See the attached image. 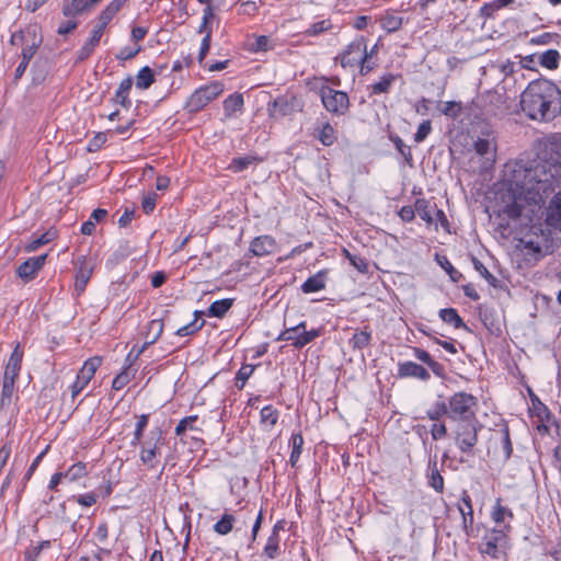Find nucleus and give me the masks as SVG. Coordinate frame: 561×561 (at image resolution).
Instances as JSON below:
<instances>
[{
  "mask_svg": "<svg viewBox=\"0 0 561 561\" xmlns=\"http://www.w3.org/2000/svg\"><path fill=\"white\" fill-rule=\"evenodd\" d=\"M197 415H190L186 417H183L175 427V435L182 436L186 433L187 430L192 432L201 433L202 430L197 426H195V422L197 421Z\"/></svg>",
  "mask_w": 561,
  "mask_h": 561,
  "instance_id": "58836bf2",
  "label": "nucleus"
},
{
  "mask_svg": "<svg viewBox=\"0 0 561 561\" xmlns=\"http://www.w3.org/2000/svg\"><path fill=\"white\" fill-rule=\"evenodd\" d=\"M14 383H15V380H11V378H3L1 399H0L1 408L8 407L11 404L13 392H14Z\"/></svg>",
  "mask_w": 561,
  "mask_h": 561,
  "instance_id": "a18cd8bd",
  "label": "nucleus"
},
{
  "mask_svg": "<svg viewBox=\"0 0 561 561\" xmlns=\"http://www.w3.org/2000/svg\"><path fill=\"white\" fill-rule=\"evenodd\" d=\"M462 103L456 101H447L439 108L440 113L449 118L456 119L462 114Z\"/></svg>",
  "mask_w": 561,
  "mask_h": 561,
  "instance_id": "37998d69",
  "label": "nucleus"
},
{
  "mask_svg": "<svg viewBox=\"0 0 561 561\" xmlns=\"http://www.w3.org/2000/svg\"><path fill=\"white\" fill-rule=\"evenodd\" d=\"M232 305H233V299H230V298L216 300L209 306L207 316L222 318L228 312V310L232 307Z\"/></svg>",
  "mask_w": 561,
  "mask_h": 561,
  "instance_id": "473e14b6",
  "label": "nucleus"
},
{
  "mask_svg": "<svg viewBox=\"0 0 561 561\" xmlns=\"http://www.w3.org/2000/svg\"><path fill=\"white\" fill-rule=\"evenodd\" d=\"M154 82V73L148 66L142 67L136 76V87L140 90L148 89Z\"/></svg>",
  "mask_w": 561,
  "mask_h": 561,
  "instance_id": "c9c22d12",
  "label": "nucleus"
},
{
  "mask_svg": "<svg viewBox=\"0 0 561 561\" xmlns=\"http://www.w3.org/2000/svg\"><path fill=\"white\" fill-rule=\"evenodd\" d=\"M202 314H203L202 311H195L194 312L195 319L191 323H188V324L176 330V335H179V336H187V335H192L195 332L199 331L204 327V324H205V321H202L201 323L197 322L198 318Z\"/></svg>",
  "mask_w": 561,
  "mask_h": 561,
  "instance_id": "49530a36",
  "label": "nucleus"
},
{
  "mask_svg": "<svg viewBox=\"0 0 561 561\" xmlns=\"http://www.w3.org/2000/svg\"><path fill=\"white\" fill-rule=\"evenodd\" d=\"M140 50H141L140 46H137V47H124L116 55V58L118 60H129V59H133L136 55H138Z\"/></svg>",
  "mask_w": 561,
  "mask_h": 561,
  "instance_id": "0e129e2a",
  "label": "nucleus"
},
{
  "mask_svg": "<svg viewBox=\"0 0 561 561\" xmlns=\"http://www.w3.org/2000/svg\"><path fill=\"white\" fill-rule=\"evenodd\" d=\"M56 237H57V231L49 229L46 232L42 233L39 237L27 242L24 247V250L26 252H34L39 247L45 245V244L49 243L50 241H53Z\"/></svg>",
  "mask_w": 561,
  "mask_h": 561,
  "instance_id": "2f4dec72",
  "label": "nucleus"
},
{
  "mask_svg": "<svg viewBox=\"0 0 561 561\" xmlns=\"http://www.w3.org/2000/svg\"><path fill=\"white\" fill-rule=\"evenodd\" d=\"M163 327L164 325H163L162 319H153L149 322L147 332L145 334L146 342H145L144 346L136 354V357H138L139 354L142 353L144 350L148 345H151L159 340V337L161 336V334L163 332Z\"/></svg>",
  "mask_w": 561,
  "mask_h": 561,
  "instance_id": "6ab92c4d",
  "label": "nucleus"
},
{
  "mask_svg": "<svg viewBox=\"0 0 561 561\" xmlns=\"http://www.w3.org/2000/svg\"><path fill=\"white\" fill-rule=\"evenodd\" d=\"M296 98H277L268 105V113L272 117H284L290 115L295 111Z\"/></svg>",
  "mask_w": 561,
  "mask_h": 561,
  "instance_id": "2eb2a0df",
  "label": "nucleus"
},
{
  "mask_svg": "<svg viewBox=\"0 0 561 561\" xmlns=\"http://www.w3.org/2000/svg\"><path fill=\"white\" fill-rule=\"evenodd\" d=\"M224 92V84L219 81L203 85L194 91L185 104L190 113H196L203 110L209 102L215 100Z\"/></svg>",
  "mask_w": 561,
  "mask_h": 561,
  "instance_id": "39448f33",
  "label": "nucleus"
},
{
  "mask_svg": "<svg viewBox=\"0 0 561 561\" xmlns=\"http://www.w3.org/2000/svg\"><path fill=\"white\" fill-rule=\"evenodd\" d=\"M447 403L448 419L456 423L472 422L478 420L474 408L478 400L474 396L465 391L453 394Z\"/></svg>",
  "mask_w": 561,
  "mask_h": 561,
  "instance_id": "7ed1b4c3",
  "label": "nucleus"
},
{
  "mask_svg": "<svg viewBox=\"0 0 561 561\" xmlns=\"http://www.w3.org/2000/svg\"><path fill=\"white\" fill-rule=\"evenodd\" d=\"M367 50V45L364 37L356 38L353 41L343 54L340 56L341 66L343 68L346 67H355L363 60L365 57L363 55Z\"/></svg>",
  "mask_w": 561,
  "mask_h": 561,
  "instance_id": "9d476101",
  "label": "nucleus"
},
{
  "mask_svg": "<svg viewBox=\"0 0 561 561\" xmlns=\"http://www.w3.org/2000/svg\"><path fill=\"white\" fill-rule=\"evenodd\" d=\"M390 140L396 146V149L400 152V154L404 158L408 164L412 163L413 157L411 152L410 146H407L403 140L399 136H390Z\"/></svg>",
  "mask_w": 561,
  "mask_h": 561,
  "instance_id": "603ef678",
  "label": "nucleus"
},
{
  "mask_svg": "<svg viewBox=\"0 0 561 561\" xmlns=\"http://www.w3.org/2000/svg\"><path fill=\"white\" fill-rule=\"evenodd\" d=\"M148 421H149V415L148 414H141V415L138 416V420H137V423H136V427H135V431H134V436H133V439H131V445L133 446H136V445L140 444V442L142 439V436H144V431H145V428L148 425Z\"/></svg>",
  "mask_w": 561,
  "mask_h": 561,
  "instance_id": "09e8293b",
  "label": "nucleus"
},
{
  "mask_svg": "<svg viewBox=\"0 0 561 561\" xmlns=\"http://www.w3.org/2000/svg\"><path fill=\"white\" fill-rule=\"evenodd\" d=\"M261 422L273 427L276 425L279 412L273 405H266L261 410Z\"/></svg>",
  "mask_w": 561,
  "mask_h": 561,
  "instance_id": "de8ad7c7",
  "label": "nucleus"
},
{
  "mask_svg": "<svg viewBox=\"0 0 561 561\" xmlns=\"http://www.w3.org/2000/svg\"><path fill=\"white\" fill-rule=\"evenodd\" d=\"M211 41V32L208 31L202 39L201 49L198 53V62L202 64L209 51Z\"/></svg>",
  "mask_w": 561,
  "mask_h": 561,
  "instance_id": "69168bd1",
  "label": "nucleus"
},
{
  "mask_svg": "<svg viewBox=\"0 0 561 561\" xmlns=\"http://www.w3.org/2000/svg\"><path fill=\"white\" fill-rule=\"evenodd\" d=\"M491 517L495 524L504 523L505 518L513 519L514 515L512 511L501 504V499L496 500V504L493 507Z\"/></svg>",
  "mask_w": 561,
  "mask_h": 561,
  "instance_id": "c03bdc74",
  "label": "nucleus"
},
{
  "mask_svg": "<svg viewBox=\"0 0 561 561\" xmlns=\"http://www.w3.org/2000/svg\"><path fill=\"white\" fill-rule=\"evenodd\" d=\"M327 271H319L310 276L302 285L301 290L305 294L316 293L325 287Z\"/></svg>",
  "mask_w": 561,
  "mask_h": 561,
  "instance_id": "412c9836",
  "label": "nucleus"
},
{
  "mask_svg": "<svg viewBox=\"0 0 561 561\" xmlns=\"http://www.w3.org/2000/svg\"><path fill=\"white\" fill-rule=\"evenodd\" d=\"M473 148L479 156H486L491 152L492 142L485 138H478L473 144Z\"/></svg>",
  "mask_w": 561,
  "mask_h": 561,
  "instance_id": "680f3d73",
  "label": "nucleus"
},
{
  "mask_svg": "<svg viewBox=\"0 0 561 561\" xmlns=\"http://www.w3.org/2000/svg\"><path fill=\"white\" fill-rule=\"evenodd\" d=\"M331 23L329 20H322L319 22H316L310 25V27L306 31L307 35L317 36L321 34L324 31H328L331 28Z\"/></svg>",
  "mask_w": 561,
  "mask_h": 561,
  "instance_id": "052dcab7",
  "label": "nucleus"
},
{
  "mask_svg": "<svg viewBox=\"0 0 561 561\" xmlns=\"http://www.w3.org/2000/svg\"><path fill=\"white\" fill-rule=\"evenodd\" d=\"M474 104L485 117H501L511 108L506 94L497 90H490L479 95Z\"/></svg>",
  "mask_w": 561,
  "mask_h": 561,
  "instance_id": "20e7f679",
  "label": "nucleus"
},
{
  "mask_svg": "<svg viewBox=\"0 0 561 561\" xmlns=\"http://www.w3.org/2000/svg\"><path fill=\"white\" fill-rule=\"evenodd\" d=\"M22 359L23 351L21 350L20 343H18L5 365L3 378H11V380H16L21 370Z\"/></svg>",
  "mask_w": 561,
  "mask_h": 561,
  "instance_id": "dca6fc26",
  "label": "nucleus"
},
{
  "mask_svg": "<svg viewBox=\"0 0 561 561\" xmlns=\"http://www.w3.org/2000/svg\"><path fill=\"white\" fill-rule=\"evenodd\" d=\"M320 98L324 108L335 115H344L350 107V99L347 93L334 90L328 85L320 88Z\"/></svg>",
  "mask_w": 561,
  "mask_h": 561,
  "instance_id": "0eeeda50",
  "label": "nucleus"
},
{
  "mask_svg": "<svg viewBox=\"0 0 561 561\" xmlns=\"http://www.w3.org/2000/svg\"><path fill=\"white\" fill-rule=\"evenodd\" d=\"M510 529V525H505L503 528L500 529H492L490 533L485 535L484 540L500 546L505 541L506 531H508Z\"/></svg>",
  "mask_w": 561,
  "mask_h": 561,
  "instance_id": "8fccbe9b",
  "label": "nucleus"
},
{
  "mask_svg": "<svg viewBox=\"0 0 561 561\" xmlns=\"http://www.w3.org/2000/svg\"><path fill=\"white\" fill-rule=\"evenodd\" d=\"M426 415L431 421H439L444 415L448 417L447 403L445 401L436 402L427 410Z\"/></svg>",
  "mask_w": 561,
  "mask_h": 561,
  "instance_id": "3c124183",
  "label": "nucleus"
},
{
  "mask_svg": "<svg viewBox=\"0 0 561 561\" xmlns=\"http://www.w3.org/2000/svg\"><path fill=\"white\" fill-rule=\"evenodd\" d=\"M243 96L241 93H233L224 101V111L227 117L240 112L243 107Z\"/></svg>",
  "mask_w": 561,
  "mask_h": 561,
  "instance_id": "c756f323",
  "label": "nucleus"
},
{
  "mask_svg": "<svg viewBox=\"0 0 561 561\" xmlns=\"http://www.w3.org/2000/svg\"><path fill=\"white\" fill-rule=\"evenodd\" d=\"M87 474V466L84 462H77L72 465L66 472L65 478H68L70 481H75L79 478H82Z\"/></svg>",
  "mask_w": 561,
  "mask_h": 561,
  "instance_id": "864d4df0",
  "label": "nucleus"
},
{
  "mask_svg": "<svg viewBox=\"0 0 561 561\" xmlns=\"http://www.w3.org/2000/svg\"><path fill=\"white\" fill-rule=\"evenodd\" d=\"M93 263L88 265L85 256L80 259V266L76 277V290L80 294L84 290L93 272Z\"/></svg>",
  "mask_w": 561,
  "mask_h": 561,
  "instance_id": "aec40b11",
  "label": "nucleus"
},
{
  "mask_svg": "<svg viewBox=\"0 0 561 561\" xmlns=\"http://www.w3.org/2000/svg\"><path fill=\"white\" fill-rule=\"evenodd\" d=\"M558 37V34L556 33H542L538 36H535V37H531L530 38V44H534V45H547V44H550L553 38Z\"/></svg>",
  "mask_w": 561,
  "mask_h": 561,
  "instance_id": "338daca9",
  "label": "nucleus"
},
{
  "mask_svg": "<svg viewBox=\"0 0 561 561\" xmlns=\"http://www.w3.org/2000/svg\"><path fill=\"white\" fill-rule=\"evenodd\" d=\"M431 435L434 440L444 438L447 435V428L444 423H434L431 428Z\"/></svg>",
  "mask_w": 561,
  "mask_h": 561,
  "instance_id": "774afa93",
  "label": "nucleus"
},
{
  "mask_svg": "<svg viewBox=\"0 0 561 561\" xmlns=\"http://www.w3.org/2000/svg\"><path fill=\"white\" fill-rule=\"evenodd\" d=\"M276 248V241L270 236H260L252 240L250 244V251L255 256H264L274 252Z\"/></svg>",
  "mask_w": 561,
  "mask_h": 561,
  "instance_id": "f3484780",
  "label": "nucleus"
},
{
  "mask_svg": "<svg viewBox=\"0 0 561 561\" xmlns=\"http://www.w3.org/2000/svg\"><path fill=\"white\" fill-rule=\"evenodd\" d=\"M103 32L100 28H93L90 39L78 50L77 60H85L98 46Z\"/></svg>",
  "mask_w": 561,
  "mask_h": 561,
  "instance_id": "5701e85b",
  "label": "nucleus"
},
{
  "mask_svg": "<svg viewBox=\"0 0 561 561\" xmlns=\"http://www.w3.org/2000/svg\"><path fill=\"white\" fill-rule=\"evenodd\" d=\"M380 22L383 30H386L388 33H392L397 32L401 27L403 19L393 13H386L380 19Z\"/></svg>",
  "mask_w": 561,
  "mask_h": 561,
  "instance_id": "a19ab883",
  "label": "nucleus"
},
{
  "mask_svg": "<svg viewBox=\"0 0 561 561\" xmlns=\"http://www.w3.org/2000/svg\"><path fill=\"white\" fill-rule=\"evenodd\" d=\"M398 375L400 377H414L421 380H428L430 373L420 364L414 362L400 363L398 367Z\"/></svg>",
  "mask_w": 561,
  "mask_h": 561,
  "instance_id": "a211bd4d",
  "label": "nucleus"
},
{
  "mask_svg": "<svg viewBox=\"0 0 561 561\" xmlns=\"http://www.w3.org/2000/svg\"><path fill=\"white\" fill-rule=\"evenodd\" d=\"M501 435H502V444H503V450H504V459L507 460L511 458L513 453V445L510 437V430L507 425H504L501 428Z\"/></svg>",
  "mask_w": 561,
  "mask_h": 561,
  "instance_id": "4d7b16f0",
  "label": "nucleus"
},
{
  "mask_svg": "<svg viewBox=\"0 0 561 561\" xmlns=\"http://www.w3.org/2000/svg\"><path fill=\"white\" fill-rule=\"evenodd\" d=\"M346 257L350 263L360 273H366L368 271V264L365 259L351 254L347 250H344Z\"/></svg>",
  "mask_w": 561,
  "mask_h": 561,
  "instance_id": "13d9d810",
  "label": "nucleus"
},
{
  "mask_svg": "<svg viewBox=\"0 0 561 561\" xmlns=\"http://www.w3.org/2000/svg\"><path fill=\"white\" fill-rule=\"evenodd\" d=\"M47 259V254L33 256L24 261L16 268V274L24 282H30L35 278L36 274L43 268Z\"/></svg>",
  "mask_w": 561,
  "mask_h": 561,
  "instance_id": "ddd939ff",
  "label": "nucleus"
},
{
  "mask_svg": "<svg viewBox=\"0 0 561 561\" xmlns=\"http://www.w3.org/2000/svg\"><path fill=\"white\" fill-rule=\"evenodd\" d=\"M519 104L529 119L549 123L561 114V91L551 80H533L520 94Z\"/></svg>",
  "mask_w": 561,
  "mask_h": 561,
  "instance_id": "f03ea898",
  "label": "nucleus"
},
{
  "mask_svg": "<svg viewBox=\"0 0 561 561\" xmlns=\"http://www.w3.org/2000/svg\"><path fill=\"white\" fill-rule=\"evenodd\" d=\"M397 76L393 73H386L381 77L380 81L371 84L369 87L371 94H382L388 93L390 91L391 85L396 81Z\"/></svg>",
  "mask_w": 561,
  "mask_h": 561,
  "instance_id": "72a5a7b5",
  "label": "nucleus"
},
{
  "mask_svg": "<svg viewBox=\"0 0 561 561\" xmlns=\"http://www.w3.org/2000/svg\"><path fill=\"white\" fill-rule=\"evenodd\" d=\"M318 139L325 147L332 146L336 140L334 127L328 122L323 124L322 128L319 130Z\"/></svg>",
  "mask_w": 561,
  "mask_h": 561,
  "instance_id": "79ce46f5",
  "label": "nucleus"
},
{
  "mask_svg": "<svg viewBox=\"0 0 561 561\" xmlns=\"http://www.w3.org/2000/svg\"><path fill=\"white\" fill-rule=\"evenodd\" d=\"M461 503L458 505L459 513L462 517V528L467 536L473 530V507L472 501L468 491L463 490L461 493Z\"/></svg>",
  "mask_w": 561,
  "mask_h": 561,
  "instance_id": "4468645a",
  "label": "nucleus"
},
{
  "mask_svg": "<svg viewBox=\"0 0 561 561\" xmlns=\"http://www.w3.org/2000/svg\"><path fill=\"white\" fill-rule=\"evenodd\" d=\"M474 270L488 282V284L494 288L500 287L499 279L489 272V270L483 265V263L478 260L476 256L471 259Z\"/></svg>",
  "mask_w": 561,
  "mask_h": 561,
  "instance_id": "4c0bfd02",
  "label": "nucleus"
},
{
  "mask_svg": "<svg viewBox=\"0 0 561 561\" xmlns=\"http://www.w3.org/2000/svg\"><path fill=\"white\" fill-rule=\"evenodd\" d=\"M428 469L431 470V473L428 476V485L432 486L436 492L443 493L444 492V478L437 468L436 459L430 460Z\"/></svg>",
  "mask_w": 561,
  "mask_h": 561,
  "instance_id": "c85d7f7f",
  "label": "nucleus"
},
{
  "mask_svg": "<svg viewBox=\"0 0 561 561\" xmlns=\"http://www.w3.org/2000/svg\"><path fill=\"white\" fill-rule=\"evenodd\" d=\"M88 10L89 7L87 0H65L62 5V13L65 16H76Z\"/></svg>",
  "mask_w": 561,
  "mask_h": 561,
  "instance_id": "7c9ffc66",
  "label": "nucleus"
},
{
  "mask_svg": "<svg viewBox=\"0 0 561 561\" xmlns=\"http://www.w3.org/2000/svg\"><path fill=\"white\" fill-rule=\"evenodd\" d=\"M415 213L422 220L431 225L434 221L433 211H436V205H431L425 198H417L414 203Z\"/></svg>",
  "mask_w": 561,
  "mask_h": 561,
  "instance_id": "b1692460",
  "label": "nucleus"
},
{
  "mask_svg": "<svg viewBox=\"0 0 561 561\" xmlns=\"http://www.w3.org/2000/svg\"><path fill=\"white\" fill-rule=\"evenodd\" d=\"M261 161L262 159L256 156L249 154L243 157H236L231 160L228 169L234 173H238L247 170L250 165L256 164Z\"/></svg>",
  "mask_w": 561,
  "mask_h": 561,
  "instance_id": "bb28decb",
  "label": "nucleus"
},
{
  "mask_svg": "<svg viewBox=\"0 0 561 561\" xmlns=\"http://www.w3.org/2000/svg\"><path fill=\"white\" fill-rule=\"evenodd\" d=\"M480 427L478 420L457 423L455 442L461 453L467 456H473V448L478 443V431Z\"/></svg>",
  "mask_w": 561,
  "mask_h": 561,
  "instance_id": "423d86ee",
  "label": "nucleus"
},
{
  "mask_svg": "<svg viewBox=\"0 0 561 561\" xmlns=\"http://www.w3.org/2000/svg\"><path fill=\"white\" fill-rule=\"evenodd\" d=\"M371 342V330L369 327H364L363 330L356 331L350 340V345L355 350H363Z\"/></svg>",
  "mask_w": 561,
  "mask_h": 561,
  "instance_id": "cd10ccee",
  "label": "nucleus"
},
{
  "mask_svg": "<svg viewBox=\"0 0 561 561\" xmlns=\"http://www.w3.org/2000/svg\"><path fill=\"white\" fill-rule=\"evenodd\" d=\"M255 369L254 365H242V367L238 370L236 376V386L239 389H242L244 387V383L250 378V376L253 374Z\"/></svg>",
  "mask_w": 561,
  "mask_h": 561,
  "instance_id": "5fc2aeb1",
  "label": "nucleus"
},
{
  "mask_svg": "<svg viewBox=\"0 0 561 561\" xmlns=\"http://www.w3.org/2000/svg\"><path fill=\"white\" fill-rule=\"evenodd\" d=\"M439 318L448 324H453L455 329H463L469 330L467 324L458 314V311L455 308H445L439 310Z\"/></svg>",
  "mask_w": 561,
  "mask_h": 561,
  "instance_id": "a878e982",
  "label": "nucleus"
},
{
  "mask_svg": "<svg viewBox=\"0 0 561 561\" xmlns=\"http://www.w3.org/2000/svg\"><path fill=\"white\" fill-rule=\"evenodd\" d=\"M279 551V538L278 536H270L264 547V553L268 559H275Z\"/></svg>",
  "mask_w": 561,
  "mask_h": 561,
  "instance_id": "6e6d98bb",
  "label": "nucleus"
},
{
  "mask_svg": "<svg viewBox=\"0 0 561 561\" xmlns=\"http://www.w3.org/2000/svg\"><path fill=\"white\" fill-rule=\"evenodd\" d=\"M152 439H154L153 447L141 448L140 460L149 469H153L157 466V455L161 446L164 444L163 431L160 427L152 430Z\"/></svg>",
  "mask_w": 561,
  "mask_h": 561,
  "instance_id": "9b49d317",
  "label": "nucleus"
},
{
  "mask_svg": "<svg viewBox=\"0 0 561 561\" xmlns=\"http://www.w3.org/2000/svg\"><path fill=\"white\" fill-rule=\"evenodd\" d=\"M102 364V357L94 356L87 359L77 375L76 381L71 386V398L75 399L90 382L95 371Z\"/></svg>",
  "mask_w": 561,
  "mask_h": 561,
  "instance_id": "1a4fd4ad",
  "label": "nucleus"
},
{
  "mask_svg": "<svg viewBox=\"0 0 561 561\" xmlns=\"http://www.w3.org/2000/svg\"><path fill=\"white\" fill-rule=\"evenodd\" d=\"M560 54L557 49H549L539 57L540 66L553 70L559 67Z\"/></svg>",
  "mask_w": 561,
  "mask_h": 561,
  "instance_id": "e433bc0d",
  "label": "nucleus"
},
{
  "mask_svg": "<svg viewBox=\"0 0 561 561\" xmlns=\"http://www.w3.org/2000/svg\"><path fill=\"white\" fill-rule=\"evenodd\" d=\"M432 131V124H431V121L430 119H426V121H423L415 135H414V140L415 142H422L426 139V137L431 134Z\"/></svg>",
  "mask_w": 561,
  "mask_h": 561,
  "instance_id": "bf43d9fd",
  "label": "nucleus"
},
{
  "mask_svg": "<svg viewBox=\"0 0 561 561\" xmlns=\"http://www.w3.org/2000/svg\"><path fill=\"white\" fill-rule=\"evenodd\" d=\"M321 334V329H312L306 330V322H300L299 324L287 328L284 330L277 340L279 341H288L296 348H301L307 344L311 343L313 340L319 337Z\"/></svg>",
  "mask_w": 561,
  "mask_h": 561,
  "instance_id": "6e6552de",
  "label": "nucleus"
},
{
  "mask_svg": "<svg viewBox=\"0 0 561 561\" xmlns=\"http://www.w3.org/2000/svg\"><path fill=\"white\" fill-rule=\"evenodd\" d=\"M543 214L546 226L551 230L561 231V192L553 195Z\"/></svg>",
  "mask_w": 561,
  "mask_h": 561,
  "instance_id": "f8f14e48",
  "label": "nucleus"
},
{
  "mask_svg": "<svg viewBox=\"0 0 561 561\" xmlns=\"http://www.w3.org/2000/svg\"><path fill=\"white\" fill-rule=\"evenodd\" d=\"M536 157L519 158L504 165L503 181L513 202L503 208L508 218L517 219L528 205L542 203L560 186L561 135L552 134L536 144Z\"/></svg>",
  "mask_w": 561,
  "mask_h": 561,
  "instance_id": "f257e3e1",
  "label": "nucleus"
},
{
  "mask_svg": "<svg viewBox=\"0 0 561 561\" xmlns=\"http://www.w3.org/2000/svg\"><path fill=\"white\" fill-rule=\"evenodd\" d=\"M479 317L484 327L492 333L499 334L501 333V328L499 321L495 319L494 309L490 308H480Z\"/></svg>",
  "mask_w": 561,
  "mask_h": 561,
  "instance_id": "393cba45",
  "label": "nucleus"
},
{
  "mask_svg": "<svg viewBox=\"0 0 561 561\" xmlns=\"http://www.w3.org/2000/svg\"><path fill=\"white\" fill-rule=\"evenodd\" d=\"M236 522V516L229 513H225L221 518L214 525V531L221 536L228 535L232 530L233 524Z\"/></svg>",
  "mask_w": 561,
  "mask_h": 561,
  "instance_id": "f704fd0d",
  "label": "nucleus"
},
{
  "mask_svg": "<svg viewBox=\"0 0 561 561\" xmlns=\"http://www.w3.org/2000/svg\"><path fill=\"white\" fill-rule=\"evenodd\" d=\"M291 443V454L289 457V462L293 467L296 466L297 461L299 460V457L302 453V445H304V437L301 433H295L290 437Z\"/></svg>",
  "mask_w": 561,
  "mask_h": 561,
  "instance_id": "ea45409f",
  "label": "nucleus"
},
{
  "mask_svg": "<svg viewBox=\"0 0 561 561\" xmlns=\"http://www.w3.org/2000/svg\"><path fill=\"white\" fill-rule=\"evenodd\" d=\"M131 87H133V78L127 77L119 83V87L115 93L113 101L115 103L121 104L125 108H129L131 106V102L128 98V94H129V91L131 90Z\"/></svg>",
  "mask_w": 561,
  "mask_h": 561,
  "instance_id": "4be33fe9",
  "label": "nucleus"
},
{
  "mask_svg": "<svg viewBox=\"0 0 561 561\" xmlns=\"http://www.w3.org/2000/svg\"><path fill=\"white\" fill-rule=\"evenodd\" d=\"M130 380V377H129V374L127 371V369H124L121 374H118L113 382H112V388L114 390H121L123 389Z\"/></svg>",
  "mask_w": 561,
  "mask_h": 561,
  "instance_id": "e2e57ef3",
  "label": "nucleus"
}]
</instances>
